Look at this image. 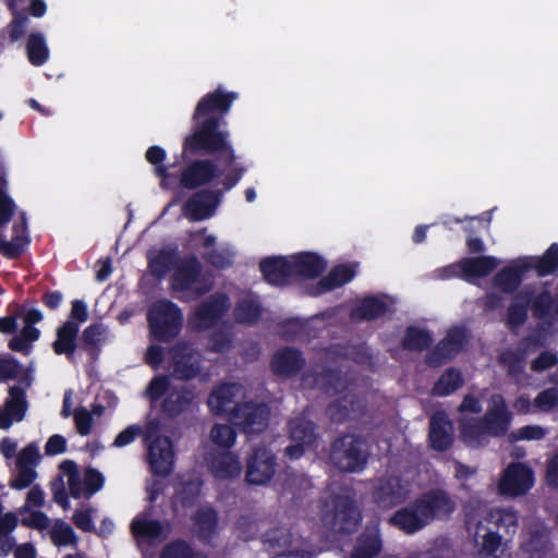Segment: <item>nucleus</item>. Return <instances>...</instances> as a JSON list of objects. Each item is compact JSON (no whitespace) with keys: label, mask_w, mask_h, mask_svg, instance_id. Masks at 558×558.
<instances>
[{"label":"nucleus","mask_w":558,"mask_h":558,"mask_svg":"<svg viewBox=\"0 0 558 558\" xmlns=\"http://www.w3.org/2000/svg\"><path fill=\"white\" fill-rule=\"evenodd\" d=\"M218 155L227 165L235 162L236 156L230 143V133L222 117H205L193 120L191 132L183 138L181 159Z\"/></svg>","instance_id":"obj_1"},{"label":"nucleus","mask_w":558,"mask_h":558,"mask_svg":"<svg viewBox=\"0 0 558 558\" xmlns=\"http://www.w3.org/2000/svg\"><path fill=\"white\" fill-rule=\"evenodd\" d=\"M529 311L536 320L553 327L558 322V293L553 295L547 289L537 291L534 284H525L513 295L507 308L508 329L514 331L522 327L527 320Z\"/></svg>","instance_id":"obj_2"},{"label":"nucleus","mask_w":558,"mask_h":558,"mask_svg":"<svg viewBox=\"0 0 558 558\" xmlns=\"http://www.w3.org/2000/svg\"><path fill=\"white\" fill-rule=\"evenodd\" d=\"M159 423L150 421L143 429L141 425L133 424L120 432L114 440V447H125L132 444L136 437L143 436V442L147 446V461L154 476L167 477L174 466V451L171 439L168 436L158 435Z\"/></svg>","instance_id":"obj_3"},{"label":"nucleus","mask_w":558,"mask_h":558,"mask_svg":"<svg viewBox=\"0 0 558 558\" xmlns=\"http://www.w3.org/2000/svg\"><path fill=\"white\" fill-rule=\"evenodd\" d=\"M148 335L158 343H170L181 333L184 326L182 308L168 299H158L149 304L146 312Z\"/></svg>","instance_id":"obj_4"},{"label":"nucleus","mask_w":558,"mask_h":558,"mask_svg":"<svg viewBox=\"0 0 558 558\" xmlns=\"http://www.w3.org/2000/svg\"><path fill=\"white\" fill-rule=\"evenodd\" d=\"M329 460L338 470L347 473L362 472L368 461V450L362 436L345 433L330 445Z\"/></svg>","instance_id":"obj_5"},{"label":"nucleus","mask_w":558,"mask_h":558,"mask_svg":"<svg viewBox=\"0 0 558 558\" xmlns=\"http://www.w3.org/2000/svg\"><path fill=\"white\" fill-rule=\"evenodd\" d=\"M171 289L175 292L191 291L195 298H201L211 291L213 281L203 275V265L198 257L190 255L174 268Z\"/></svg>","instance_id":"obj_6"},{"label":"nucleus","mask_w":558,"mask_h":558,"mask_svg":"<svg viewBox=\"0 0 558 558\" xmlns=\"http://www.w3.org/2000/svg\"><path fill=\"white\" fill-rule=\"evenodd\" d=\"M331 507L330 511L322 515L325 524H329L333 531L341 534H350L357 529L362 515L351 496L341 494L332 496Z\"/></svg>","instance_id":"obj_7"},{"label":"nucleus","mask_w":558,"mask_h":558,"mask_svg":"<svg viewBox=\"0 0 558 558\" xmlns=\"http://www.w3.org/2000/svg\"><path fill=\"white\" fill-rule=\"evenodd\" d=\"M409 496L410 483L401 475H384L376 480L372 488V499L383 510L404 504Z\"/></svg>","instance_id":"obj_8"},{"label":"nucleus","mask_w":558,"mask_h":558,"mask_svg":"<svg viewBox=\"0 0 558 558\" xmlns=\"http://www.w3.org/2000/svg\"><path fill=\"white\" fill-rule=\"evenodd\" d=\"M269 409L264 403L246 401L235 404L229 413V422L245 434H258L266 429Z\"/></svg>","instance_id":"obj_9"},{"label":"nucleus","mask_w":558,"mask_h":558,"mask_svg":"<svg viewBox=\"0 0 558 558\" xmlns=\"http://www.w3.org/2000/svg\"><path fill=\"white\" fill-rule=\"evenodd\" d=\"M415 500V506L428 525L435 520H447L456 510V502L450 494L441 488H432Z\"/></svg>","instance_id":"obj_10"},{"label":"nucleus","mask_w":558,"mask_h":558,"mask_svg":"<svg viewBox=\"0 0 558 558\" xmlns=\"http://www.w3.org/2000/svg\"><path fill=\"white\" fill-rule=\"evenodd\" d=\"M184 162L177 180L180 186L190 191L208 185L222 174L217 162L210 158H196L189 162L186 159Z\"/></svg>","instance_id":"obj_11"},{"label":"nucleus","mask_w":558,"mask_h":558,"mask_svg":"<svg viewBox=\"0 0 558 558\" xmlns=\"http://www.w3.org/2000/svg\"><path fill=\"white\" fill-rule=\"evenodd\" d=\"M534 484V472L524 463L512 462L502 472L498 483L499 494L508 497L525 495Z\"/></svg>","instance_id":"obj_12"},{"label":"nucleus","mask_w":558,"mask_h":558,"mask_svg":"<svg viewBox=\"0 0 558 558\" xmlns=\"http://www.w3.org/2000/svg\"><path fill=\"white\" fill-rule=\"evenodd\" d=\"M466 338V330L463 327L448 329L446 336L426 355V364L429 367H439L451 361L463 350Z\"/></svg>","instance_id":"obj_13"},{"label":"nucleus","mask_w":558,"mask_h":558,"mask_svg":"<svg viewBox=\"0 0 558 558\" xmlns=\"http://www.w3.org/2000/svg\"><path fill=\"white\" fill-rule=\"evenodd\" d=\"M277 459L270 449L256 447L246 460L245 481L251 485H265L276 473Z\"/></svg>","instance_id":"obj_14"},{"label":"nucleus","mask_w":558,"mask_h":558,"mask_svg":"<svg viewBox=\"0 0 558 558\" xmlns=\"http://www.w3.org/2000/svg\"><path fill=\"white\" fill-rule=\"evenodd\" d=\"M542 345L539 337L525 336L517 350L507 349L499 354V364L506 369L509 378L519 380L524 373L527 354Z\"/></svg>","instance_id":"obj_15"},{"label":"nucleus","mask_w":558,"mask_h":558,"mask_svg":"<svg viewBox=\"0 0 558 558\" xmlns=\"http://www.w3.org/2000/svg\"><path fill=\"white\" fill-rule=\"evenodd\" d=\"M235 99H238V93L227 92L222 86H218L214 92L207 93L198 100L192 120L210 116L225 119Z\"/></svg>","instance_id":"obj_16"},{"label":"nucleus","mask_w":558,"mask_h":558,"mask_svg":"<svg viewBox=\"0 0 558 558\" xmlns=\"http://www.w3.org/2000/svg\"><path fill=\"white\" fill-rule=\"evenodd\" d=\"M229 298L225 293L209 296L198 304L191 323L195 329L206 330L214 327L229 308Z\"/></svg>","instance_id":"obj_17"},{"label":"nucleus","mask_w":558,"mask_h":558,"mask_svg":"<svg viewBox=\"0 0 558 558\" xmlns=\"http://www.w3.org/2000/svg\"><path fill=\"white\" fill-rule=\"evenodd\" d=\"M498 266V259L494 256L482 255L477 257H464L459 262L444 268L446 278L458 276L463 279L484 278L492 274Z\"/></svg>","instance_id":"obj_18"},{"label":"nucleus","mask_w":558,"mask_h":558,"mask_svg":"<svg viewBox=\"0 0 558 558\" xmlns=\"http://www.w3.org/2000/svg\"><path fill=\"white\" fill-rule=\"evenodd\" d=\"M223 191L201 190L183 205V213L191 221H202L211 217L219 205Z\"/></svg>","instance_id":"obj_19"},{"label":"nucleus","mask_w":558,"mask_h":558,"mask_svg":"<svg viewBox=\"0 0 558 558\" xmlns=\"http://www.w3.org/2000/svg\"><path fill=\"white\" fill-rule=\"evenodd\" d=\"M172 363V374L175 378L190 380L199 373V362L194 357V351L189 342L181 340L169 349Z\"/></svg>","instance_id":"obj_20"},{"label":"nucleus","mask_w":558,"mask_h":558,"mask_svg":"<svg viewBox=\"0 0 558 558\" xmlns=\"http://www.w3.org/2000/svg\"><path fill=\"white\" fill-rule=\"evenodd\" d=\"M272 374L280 378L296 376L306 365L303 353L293 347H283L277 350L270 359Z\"/></svg>","instance_id":"obj_21"},{"label":"nucleus","mask_w":558,"mask_h":558,"mask_svg":"<svg viewBox=\"0 0 558 558\" xmlns=\"http://www.w3.org/2000/svg\"><path fill=\"white\" fill-rule=\"evenodd\" d=\"M480 418L489 436L504 437L510 428L512 414L508 410L504 397L497 395L492 398L490 407Z\"/></svg>","instance_id":"obj_22"},{"label":"nucleus","mask_w":558,"mask_h":558,"mask_svg":"<svg viewBox=\"0 0 558 558\" xmlns=\"http://www.w3.org/2000/svg\"><path fill=\"white\" fill-rule=\"evenodd\" d=\"M195 400L193 389L186 386H174L162 399L160 412L163 417L173 420L191 410Z\"/></svg>","instance_id":"obj_23"},{"label":"nucleus","mask_w":558,"mask_h":558,"mask_svg":"<svg viewBox=\"0 0 558 558\" xmlns=\"http://www.w3.org/2000/svg\"><path fill=\"white\" fill-rule=\"evenodd\" d=\"M527 267L521 257L512 260L494 276V286L502 293L514 295L521 290L520 287L527 274Z\"/></svg>","instance_id":"obj_24"},{"label":"nucleus","mask_w":558,"mask_h":558,"mask_svg":"<svg viewBox=\"0 0 558 558\" xmlns=\"http://www.w3.org/2000/svg\"><path fill=\"white\" fill-rule=\"evenodd\" d=\"M429 446L438 452L447 451L453 444V424L444 412L435 413L429 421Z\"/></svg>","instance_id":"obj_25"},{"label":"nucleus","mask_w":558,"mask_h":558,"mask_svg":"<svg viewBox=\"0 0 558 558\" xmlns=\"http://www.w3.org/2000/svg\"><path fill=\"white\" fill-rule=\"evenodd\" d=\"M259 270L264 279L272 286L282 287L293 279L292 263L284 256L263 258Z\"/></svg>","instance_id":"obj_26"},{"label":"nucleus","mask_w":558,"mask_h":558,"mask_svg":"<svg viewBox=\"0 0 558 558\" xmlns=\"http://www.w3.org/2000/svg\"><path fill=\"white\" fill-rule=\"evenodd\" d=\"M355 270L352 266L340 264L331 268L327 276L320 278L315 284L307 288V293L318 296L344 286L353 280Z\"/></svg>","instance_id":"obj_27"},{"label":"nucleus","mask_w":558,"mask_h":558,"mask_svg":"<svg viewBox=\"0 0 558 558\" xmlns=\"http://www.w3.org/2000/svg\"><path fill=\"white\" fill-rule=\"evenodd\" d=\"M240 391V386L234 383H223L215 387L208 396L207 404L210 412L217 416L228 415L235 404L236 393Z\"/></svg>","instance_id":"obj_28"},{"label":"nucleus","mask_w":558,"mask_h":558,"mask_svg":"<svg viewBox=\"0 0 558 558\" xmlns=\"http://www.w3.org/2000/svg\"><path fill=\"white\" fill-rule=\"evenodd\" d=\"M383 549V539L378 524L366 525L359 535L351 558H375Z\"/></svg>","instance_id":"obj_29"},{"label":"nucleus","mask_w":558,"mask_h":558,"mask_svg":"<svg viewBox=\"0 0 558 558\" xmlns=\"http://www.w3.org/2000/svg\"><path fill=\"white\" fill-rule=\"evenodd\" d=\"M291 263L293 278L314 279L319 277L327 268L326 260L312 252L296 254Z\"/></svg>","instance_id":"obj_30"},{"label":"nucleus","mask_w":558,"mask_h":558,"mask_svg":"<svg viewBox=\"0 0 558 558\" xmlns=\"http://www.w3.org/2000/svg\"><path fill=\"white\" fill-rule=\"evenodd\" d=\"M192 521L201 542L209 543L218 534L219 517L211 506L199 507L193 514Z\"/></svg>","instance_id":"obj_31"},{"label":"nucleus","mask_w":558,"mask_h":558,"mask_svg":"<svg viewBox=\"0 0 558 558\" xmlns=\"http://www.w3.org/2000/svg\"><path fill=\"white\" fill-rule=\"evenodd\" d=\"M179 258L178 247L169 245L147 254L148 270L156 279H163Z\"/></svg>","instance_id":"obj_32"},{"label":"nucleus","mask_w":558,"mask_h":558,"mask_svg":"<svg viewBox=\"0 0 558 558\" xmlns=\"http://www.w3.org/2000/svg\"><path fill=\"white\" fill-rule=\"evenodd\" d=\"M80 328L74 322H64L56 330V340L51 347L57 355H65L68 360L74 356L77 349Z\"/></svg>","instance_id":"obj_33"},{"label":"nucleus","mask_w":558,"mask_h":558,"mask_svg":"<svg viewBox=\"0 0 558 558\" xmlns=\"http://www.w3.org/2000/svg\"><path fill=\"white\" fill-rule=\"evenodd\" d=\"M527 272L533 270L537 277L543 278L554 275L558 270V243H551L541 256H522Z\"/></svg>","instance_id":"obj_34"},{"label":"nucleus","mask_w":558,"mask_h":558,"mask_svg":"<svg viewBox=\"0 0 558 558\" xmlns=\"http://www.w3.org/2000/svg\"><path fill=\"white\" fill-rule=\"evenodd\" d=\"M389 523L405 534H414L427 525L415 506V500L397 510L389 519Z\"/></svg>","instance_id":"obj_35"},{"label":"nucleus","mask_w":558,"mask_h":558,"mask_svg":"<svg viewBox=\"0 0 558 558\" xmlns=\"http://www.w3.org/2000/svg\"><path fill=\"white\" fill-rule=\"evenodd\" d=\"M387 303L378 296L368 295L363 298L351 308L350 318L353 322H372L386 315Z\"/></svg>","instance_id":"obj_36"},{"label":"nucleus","mask_w":558,"mask_h":558,"mask_svg":"<svg viewBox=\"0 0 558 558\" xmlns=\"http://www.w3.org/2000/svg\"><path fill=\"white\" fill-rule=\"evenodd\" d=\"M362 401L356 395L345 393L331 401L326 408V414L331 422L341 424L350 418L351 414L361 412Z\"/></svg>","instance_id":"obj_37"},{"label":"nucleus","mask_w":558,"mask_h":558,"mask_svg":"<svg viewBox=\"0 0 558 558\" xmlns=\"http://www.w3.org/2000/svg\"><path fill=\"white\" fill-rule=\"evenodd\" d=\"M486 520L502 536H513L519 527V512L511 507L492 509Z\"/></svg>","instance_id":"obj_38"},{"label":"nucleus","mask_w":558,"mask_h":558,"mask_svg":"<svg viewBox=\"0 0 558 558\" xmlns=\"http://www.w3.org/2000/svg\"><path fill=\"white\" fill-rule=\"evenodd\" d=\"M145 158L154 166V174L159 178L162 189H171L177 183V174L171 173L169 166L165 165L167 153L161 146H150L145 153Z\"/></svg>","instance_id":"obj_39"},{"label":"nucleus","mask_w":558,"mask_h":558,"mask_svg":"<svg viewBox=\"0 0 558 558\" xmlns=\"http://www.w3.org/2000/svg\"><path fill=\"white\" fill-rule=\"evenodd\" d=\"M488 433L480 417L464 418L460 421V437L462 441L471 448L484 447Z\"/></svg>","instance_id":"obj_40"},{"label":"nucleus","mask_w":558,"mask_h":558,"mask_svg":"<svg viewBox=\"0 0 558 558\" xmlns=\"http://www.w3.org/2000/svg\"><path fill=\"white\" fill-rule=\"evenodd\" d=\"M106 327L100 323L87 326L81 336V349L85 351L92 361H96L101 352L105 340Z\"/></svg>","instance_id":"obj_41"},{"label":"nucleus","mask_w":558,"mask_h":558,"mask_svg":"<svg viewBox=\"0 0 558 558\" xmlns=\"http://www.w3.org/2000/svg\"><path fill=\"white\" fill-rule=\"evenodd\" d=\"M210 468L214 476L221 480L235 478L242 471L239 458L231 452H225L216 457Z\"/></svg>","instance_id":"obj_42"},{"label":"nucleus","mask_w":558,"mask_h":558,"mask_svg":"<svg viewBox=\"0 0 558 558\" xmlns=\"http://www.w3.org/2000/svg\"><path fill=\"white\" fill-rule=\"evenodd\" d=\"M433 343V336L427 329L408 326L401 340V347L408 351L423 352Z\"/></svg>","instance_id":"obj_43"},{"label":"nucleus","mask_w":558,"mask_h":558,"mask_svg":"<svg viewBox=\"0 0 558 558\" xmlns=\"http://www.w3.org/2000/svg\"><path fill=\"white\" fill-rule=\"evenodd\" d=\"M263 314L262 304L252 299H240L233 310V316L239 324L253 325L256 324Z\"/></svg>","instance_id":"obj_44"},{"label":"nucleus","mask_w":558,"mask_h":558,"mask_svg":"<svg viewBox=\"0 0 558 558\" xmlns=\"http://www.w3.org/2000/svg\"><path fill=\"white\" fill-rule=\"evenodd\" d=\"M464 383L462 373L454 368H447L432 388V393L437 397H446L453 393Z\"/></svg>","instance_id":"obj_45"},{"label":"nucleus","mask_w":558,"mask_h":558,"mask_svg":"<svg viewBox=\"0 0 558 558\" xmlns=\"http://www.w3.org/2000/svg\"><path fill=\"white\" fill-rule=\"evenodd\" d=\"M131 533L137 539L154 541L162 537L163 526L158 520L135 518L131 522Z\"/></svg>","instance_id":"obj_46"},{"label":"nucleus","mask_w":558,"mask_h":558,"mask_svg":"<svg viewBox=\"0 0 558 558\" xmlns=\"http://www.w3.org/2000/svg\"><path fill=\"white\" fill-rule=\"evenodd\" d=\"M524 548L527 553L543 557L549 549V533L545 525L537 524L530 529V536Z\"/></svg>","instance_id":"obj_47"},{"label":"nucleus","mask_w":558,"mask_h":558,"mask_svg":"<svg viewBox=\"0 0 558 558\" xmlns=\"http://www.w3.org/2000/svg\"><path fill=\"white\" fill-rule=\"evenodd\" d=\"M289 435L293 442L311 446L316 440L315 425L312 421L294 418L289 422Z\"/></svg>","instance_id":"obj_48"},{"label":"nucleus","mask_w":558,"mask_h":558,"mask_svg":"<svg viewBox=\"0 0 558 558\" xmlns=\"http://www.w3.org/2000/svg\"><path fill=\"white\" fill-rule=\"evenodd\" d=\"M27 407L25 389L16 385L11 386L9 388V398L4 402V408L14 416L16 422L24 420Z\"/></svg>","instance_id":"obj_49"},{"label":"nucleus","mask_w":558,"mask_h":558,"mask_svg":"<svg viewBox=\"0 0 558 558\" xmlns=\"http://www.w3.org/2000/svg\"><path fill=\"white\" fill-rule=\"evenodd\" d=\"M27 57L31 64L40 66L47 62L49 58V50L46 45L45 38L39 33H32L28 37L27 45Z\"/></svg>","instance_id":"obj_50"},{"label":"nucleus","mask_w":558,"mask_h":558,"mask_svg":"<svg viewBox=\"0 0 558 558\" xmlns=\"http://www.w3.org/2000/svg\"><path fill=\"white\" fill-rule=\"evenodd\" d=\"M202 482L199 481H187L184 482L181 487L177 490V499L182 508H193L201 496Z\"/></svg>","instance_id":"obj_51"},{"label":"nucleus","mask_w":558,"mask_h":558,"mask_svg":"<svg viewBox=\"0 0 558 558\" xmlns=\"http://www.w3.org/2000/svg\"><path fill=\"white\" fill-rule=\"evenodd\" d=\"M29 242V238H22L17 235L12 236L11 241H7L0 235V254L9 259L20 258L25 252Z\"/></svg>","instance_id":"obj_52"},{"label":"nucleus","mask_w":558,"mask_h":558,"mask_svg":"<svg viewBox=\"0 0 558 558\" xmlns=\"http://www.w3.org/2000/svg\"><path fill=\"white\" fill-rule=\"evenodd\" d=\"M210 438L217 446L230 449L235 442L236 433L231 425L216 424L210 430Z\"/></svg>","instance_id":"obj_53"},{"label":"nucleus","mask_w":558,"mask_h":558,"mask_svg":"<svg viewBox=\"0 0 558 558\" xmlns=\"http://www.w3.org/2000/svg\"><path fill=\"white\" fill-rule=\"evenodd\" d=\"M61 469L68 473V485L71 496L78 499L84 493V483L80 477L76 463L72 460H65L62 462Z\"/></svg>","instance_id":"obj_54"},{"label":"nucleus","mask_w":558,"mask_h":558,"mask_svg":"<svg viewBox=\"0 0 558 558\" xmlns=\"http://www.w3.org/2000/svg\"><path fill=\"white\" fill-rule=\"evenodd\" d=\"M170 390V379L168 376H155L145 390V397L148 398L151 403H156L161 398H165Z\"/></svg>","instance_id":"obj_55"},{"label":"nucleus","mask_w":558,"mask_h":558,"mask_svg":"<svg viewBox=\"0 0 558 558\" xmlns=\"http://www.w3.org/2000/svg\"><path fill=\"white\" fill-rule=\"evenodd\" d=\"M292 535L284 527L277 526L267 530L263 535V543L269 549H276L290 545Z\"/></svg>","instance_id":"obj_56"},{"label":"nucleus","mask_w":558,"mask_h":558,"mask_svg":"<svg viewBox=\"0 0 558 558\" xmlns=\"http://www.w3.org/2000/svg\"><path fill=\"white\" fill-rule=\"evenodd\" d=\"M51 539L56 546L75 545L77 536L71 525L57 522L51 531Z\"/></svg>","instance_id":"obj_57"},{"label":"nucleus","mask_w":558,"mask_h":558,"mask_svg":"<svg viewBox=\"0 0 558 558\" xmlns=\"http://www.w3.org/2000/svg\"><path fill=\"white\" fill-rule=\"evenodd\" d=\"M203 259L216 269H226L232 266V254L228 250L211 248L203 254Z\"/></svg>","instance_id":"obj_58"},{"label":"nucleus","mask_w":558,"mask_h":558,"mask_svg":"<svg viewBox=\"0 0 558 558\" xmlns=\"http://www.w3.org/2000/svg\"><path fill=\"white\" fill-rule=\"evenodd\" d=\"M84 494L87 498L99 492L104 484L105 477L104 475L94 468H87L84 472Z\"/></svg>","instance_id":"obj_59"},{"label":"nucleus","mask_w":558,"mask_h":558,"mask_svg":"<svg viewBox=\"0 0 558 558\" xmlns=\"http://www.w3.org/2000/svg\"><path fill=\"white\" fill-rule=\"evenodd\" d=\"M40 460V453L37 445L31 442L25 446L16 457V468H34Z\"/></svg>","instance_id":"obj_60"},{"label":"nucleus","mask_w":558,"mask_h":558,"mask_svg":"<svg viewBox=\"0 0 558 558\" xmlns=\"http://www.w3.org/2000/svg\"><path fill=\"white\" fill-rule=\"evenodd\" d=\"M416 558H454V550L447 539H437L432 547Z\"/></svg>","instance_id":"obj_61"},{"label":"nucleus","mask_w":558,"mask_h":558,"mask_svg":"<svg viewBox=\"0 0 558 558\" xmlns=\"http://www.w3.org/2000/svg\"><path fill=\"white\" fill-rule=\"evenodd\" d=\"M502 537L504 536L501 534H498L495 531H489L484 535L482 547L480 549L482 558H498L496 553L501 545Z\"/></svg>","instance_id":"obj_62"},{"label":"nucleus","mask_w":558,"mask_h":558,"mask_svg":"<svg viewBox=\"0 0 558 558\" xmlns=\"http://www.w3.org/2000/svg\"><path fill=\"white\" fill-rule=\"evenodd\" d=\"M558 405V389L547 388L535 397L534 407L543 412H549Z\"/></svg>","instance_id":"obj_63"},{"label":"nucleus","mask_w":558,"mask_h":558,"mask_svg":"<svg viewBox=\"0 0 558 558\" xmlns=\"http://www.w3.org/2000/svg\"><path fill=\"white\" fill-rule=\"evenodd\" d=\"M17 475L10 480V487L16 490H22L29 487L37 477V472L34 468H16Z\"/></svg>","instance_id":"obj_64"}]
</instances>
